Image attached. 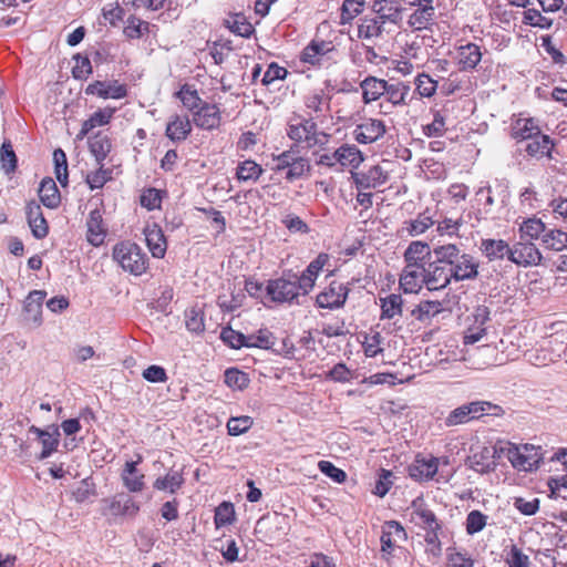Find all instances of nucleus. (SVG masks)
Wrapping results in <instances>:
<instances>
[{
	"mask_svg": "<svg viewBox=\"0 0 567 567\" xmlns=\"http://www.w3.org/2000/svg\"><path fill=\"white\" fill-rule=\"evenodd\" d=\"M433 252L442 256L452 280H473L478 276L480 262L474 256L463 252L455 244L440 245Z\"/></svg>",
	"mask_w": 567,
	"mask_h": 567,
	"instance_id": "obj_1",
	"label": "nucleus"
},
{
	"mask_svg": "<svg viewBox=\"0 0 567 567\" xmlns=\"http://www.w3.org/2000/svg\"><path fill=\"white\" fill-rule=\"evenodd\" d=\"M287 135L296 145H302L307 150L317 147L324 151L332 138L331 134L319 131L312 118L301 116L289 120Z\"/></svg>",
	"mask_w": 567,
	"mask_h": 567,
	"instance_id": "obj_2",
	"label": "nucleus"
},
{
	"mask_svg": "<svg viewBox=\"0 0 567 567\" xmlns=\"http://www.w3.org/2000/svg\"><path fill=\"white\" fill-rule=\"evenodd\" d=\"M113 260L133 276H142L148 269V257L143 249L131 240H123L113 246Z\"/></svg>",
	"mask_w": 567,
	"mask_h": 567,
	"instance_id": "obj_3",
	"label": "nucleus"
},
{
	"mask_svg": "<svg viewBox=\"0 0 567 567\" xmlns=\"http://www.w3.org/2000/svg\"><path fill=\"white\" fill-rule=\"evenodd\" d=\"M501 451L505 454L513 467L518 471L530 472L538 467L543 460L540 446L533 444H513L506 443Z\"/></svg>",
	"mask_w": 567,
	"mask_h": 567,
	"instance_id": "obj_4",
	"label": "nucleus"
},
{
	"mask_svg": "<svg viewBox=\"0 0 567 567\" xmlns=\"http://www.w3.org/2000/svg\"><path fill=\"white\" fill-rule=\"evenodd\" d=\"M363 161L364 155L357 145L346 143L333 152L321 154L317 159V164L329 168L339 165L342 168L357 169Z\"/></svg>",
	"mask_w": 567,
	"mask_h": 567,
	"instance_id": "obj_5",
	"label": "nucleus"
},
{
	"mask_svg": "<svg viewBox=\"0 0 567 567\" xmlns=\"http://www.w3.org/2000/svg\"><path fill=\"white\" fill-rule=\"evenodd\" d=\"M334 53L337 48L333 41L316 34L300 52L299 61L308 66L320 69L326 61L332 59Z\"/></svg>",
	"mask_w": 567,
	"mask_h": 567,
	"instance_id": "obj_6",
	"label": "nucleus"
},
{
	"mask_svg": "<svg viewBox=\"0 0 567 567\" xmlns=\"http://www.w3.org/2000/svg\"><path fill=\"white\" fill-rule=\"evenodd\" d=\"M408 534L403 526L396 520H389L382 525L381 530V557L385 561H390L394 555L395 549L399 547V542H404Z\"/></svg>",
	"mask_w": 567,
	"mask_h": 567,
	"instance_id": "obj_7",
	"label": "nucleus"
},
{
	"mask_svg": "<svg viewBox=\"0 0 567 567\" xmlns=\"http://www.w3.org/2000/svg\"><path fill=\"white\" fill-rule=\"evenodd\" d=\"M489 315L488 307L484 305L477 306L474 309L471 317H468L470 323L463 334V343L465 346H472L486 336L487 323L491 320Z\"/></svg>",
	"mask_w": 567,
	"mask_h": 567,
	"instance_id": "obj_8",
	"label": "nucleus"
},
{
	"mask_svg": "<svg viewBox=\"0 0 567 567\" xmlns=\"http://www.w3.org/2000/svg\"><path fill=\"white\" fill-rule=\"evenodd\" d=\"M409 4L416 7L406 21L409 28L413 31L431 30L435 18L433 0H413Z\"/></svg>",
	"mask_w": 567,
	"mask_h": 567,
	"instance_id": "obj_9",
	"label": "nucleus"
},
{
	"mask_svg": "<svg viewBox=\"0 0 567 567\" xmlns=\"http://www.w3.org/2000/svg\"><path fill=\"white\" fill-rule=\"evenodd\" d=\"M85 94L103 100H122L128 95V86L118 80H95L85 87Z\"/></svg>",
	"mask_w": 567,
	"mask_h": 567,
	"instance_id": "obj_10",
	"label": "nucleus"
},
{
	"mask_svg": "<svg viewBox=\"0 0 567 567\" xmlns=\"http://www.w3.org/2000/svg\"><path fill=\"white\" fill-rule=\"evenodd\" d=\"M349 288L343 282L333 280L322 291L317 295L316 303L319 308L334 309L344 305Z\"/></svg>",
	"mask_w": 567,
	"mask_h": 567,
	"instance_id": "obj_11",
	"label": "nucleus"
},
{
	"mask_svg": "<svg viewBox=\"0 0 567 567\" xmlns=\"http://www.w3.org/2000/svg\"><path fill=\"white\" fill-rule=\"evenodd\" d=\"M425 278V287L430 291L441 290L451 284L452 278L441 255H435V260L427 264Z\"/></svg>",
	"mask_w": 567,
	"mask_h": 567,
	"instance_id": "obj_12",
	"label": "nucleus"
},
{
	"mask_svg": "<svg viewBox=\"0 0 567 567\" xmlns=\"http://www.w3.org/2000/svg\"><path fill=\"white\" fill-rule=\"evenodd\" d=\"M509 260L517 266H536L542 261V254L533 241L520 239L511 247Z\"/></svg>",
	"mask_w": 567,
	"mask_h": 567,
	"instance_id": "obj_13",
	"label": "nucleus"
},
{
	"mask_svg": "<svg viewBox=\"0 0 567 567\" xmlns=\"http://www.w3.org/2000/svg\"><path fill=\"white\" fill-rule=\"evenodd\" d=\"M386 126L382 120L364 118L353 130V137L360 144H371L383 137Z\"/></svg>",
	"mask_w": 567,
	"mask_h": 567,
	"instance_id": "obj_14",
	"label": "nucleus"
},
{
	"mask_svg": "<svg viewBox=\"0 0 567 567\" xmlns=\"http://www.w3.org/2000/svg\"><path fill=\"white\" fill-rule=\"evenodd\" d=\"M351 177L359 190L370 189L385 184L389 179V173L382 166L373 165L367 172L351 171Z\"/></svg>",
	"mask_w": 567,
	"mask_h": 567,
	"instance_id": "obj_15",
	"label": "nucleus"
},
{
	"mask_svg": "<svg viewBox=\"0 0 567 567\" xmlns=\"http://www.w3.org/2000/svg\"><path fill=\"white\" fill-rule=\"evenodd\" d=\"M385 24L386 23L378 19L377 16H365L359 21L357 37L362 41L377 44V42L383 38Z\"/></svg>",
	"mask_w": 567,
	"mask_h": 567,
	"instance_id": "obj_16",
	"label": "nucleus"
},
{
	"mask_svg": "<svg viewBox=\"0 0 567 567\" xmlns=\"http://www.w3.org/2000/svg\"><path fill=\"white\" fill-rule=\"evenodd\" d=\"M431 247L427 243L421 240L411 241L403 254L404 266L426 269L427 264L431 262Z\"/></svg>",
	"mask_w": 567,
	"mask_h": 567,
	"instance_id": "obj_17",
	"label": "nucleus"
},
{
	"mask_svg": "<svg viewBox=\"0 0 567 567\" xmlns=\"http://www.w3.org/2000/svg\"><path fill=\"white\" fill-rule=\"evenodd\" d=\"M25 216L32 235L37 239H43L49 234V223L43 216L41 205L32 199L25 205Z\"/></svg>",
	"mask_w": 567,
	"mask_h": 567,
	"instance_id": "obj_18",
	"label": "nucleus"
},
{
	"mask_svg": "<svg viewBox=\"0 0 567 567\" xmlns=\"http://www.w3.org/2000/svg\"><path fill=\"white\" fill-rule=\"evenodd\" d=\"M416 526L429 529H442V524L439 522L435 513L427 507L423 498L417 497L412 502L411 519Z\"/></svg>",
	"mask_w": 567,
	"mask_h": 567,
	"instance_id": "obj_19",
	"label": "nucleus"
},
{
	"mask_svg": "<svg viewBox=\"0 0 567 567\" xmlns=\"http://www.w3.org/2000/svg\"><path fill=\"white\" fill-rule=\"evenodd\" d=\"M538 122L534 117L519 115L512 120L509 126V136L517 143L528 141L540 133Z\"/></svg>",
	"mask_w": 567,
	"mask_h": 567,
	"instance_id": "obj_20",
	"label": "nucleus"
},
{
	"mask_svg": "<svg viewBox=\"0 0 567 567\" xmlns=\"http://www.w3.org/2000/svg\"><path fill=\"white\" fill-rule=\"evenodd\" d=\"M456 53L458 70L464 72L475 70L483 56L481 47L472 42L457 47Z\"/></svg>",
	"mask_w": 567,
	"mask_h": 567,
	"instance_id": "obj_21",
	"label": "nucleus"
},
{
	"mask_svg": "<svg viewBox=\"0 0 567 567\" xmlns=\"http://www.w3.org/2000/svg\"><path fill=\"white\" fill-rule=\"evenodd\" d=\"M266 290L271 300L276 302H291L299 296L295 281L282 278L269 280Z\"/></svg>",
	"mask_w": 567,
	"mask_h": 567,
	"instance_id": "obj_22",
	"label": "nucleus"
},
{
	"mask_svg": "<svg viewBox=\"0 0 567 567\" xmlns=\"http://www.w3.org/2000/svg\"><path fill=\"white\" fill-rule=\"evenodd\" d=\"M192 133V122L186 115L174 114L169 116L166 127L165 136L174 142L179 143L188 138Z\"/></svg>",
	"mask_w": 567,
	"mask_h": 567,
	"instance_id": "obj_23",
	"label": "nucleus"
},
{
	"mask_svg": "<svg viewBox=\"0 0 567 567\" xmlns=\"http://www.w3.org/2000/svg\"><path fill=\"white\" fill-rule=\"evenodd\" d=\"M439 471V458L431 456L430 458L415 457L409 466V475L417 482H427L432 480Z\"/></svg>",
	"mask_w": 567,
	"mask_h": 567,
	"instance_id": "obj_24",
	"label": "nucleus"
},
{
	"mask_svg": "<svg viewBox=\"0 0 567 567\" xmlns=\"http://www.w3.org/2000/svg\"><path fill=\"white\" fill-rule=\"evenodd\" d=\"M145 241L154 258H164L167 250V240L163 229L156 223L144 228Z\"/></svg>",
	"mask_w": 567,
	"mask_h": 567,
	"instance_id": "obj_25",
	"label": "nucleus"
},
{
	"mask_svg": "<svg viewBox=\"0 0 567 567\" xmlns=\"http://www.w3.org/2000/svg\"><path fill=\"white\" fill-rule=\"evenodd\" d=\"M29 432L37 435L42 446L41 453L39 455L40 460L48 458L51 456L58 449L60 443V432L58 426L52 425V431L42 430L35 425H31L29 427Z\"/></svg>",
	"mask_w": 567,
	"mask_h": 567,
	"instance_id": "obj_26",
	"label": "nucleus"
},
{
	"mask_svg": "<svg viewBox=\"0 0 567 567\" xmlns=\"http://www.w3.org/2000/svg\"><path fill=\"white\" fill-rule=\"evenodd\" d=\"M143 462V456L137 454L136 461L125 463L121 477L124 486L132 493H140L145 487V475L138 473L137 465Z\"/></svg>",
	"mask_w": 567,
	"mask_h": 567,
	"instance_id": "obj_27",
	"label": "nucleus"
},
{
	"mask_svg": "<svg viewBox=\"0 0 567 567\" xmlns=\"http://www.w3.org/2000/svg\"><path fill=\"white\" fill-rule=\"evenodd\" d=\"M435 225L434 215L430 208L419 213L415 218L404 220L401 233L410 237L423 235L426 230Z\"/></svg>",
	"mask_w": 567,
	"mask_h": 567,
	"instance_id": "obj_28",
	"label": "nucleus"
},
{
	"mask_svg": "<svg viewBox=\"0 0 567 567\" xmlns=\"http://www.w3.org/2000/svg\"><path fill=\"white\" fill-rule=\"evenodd\" d=\"M192 116L193 123L203 130H214L220 125V112L216 104L205 103Z\"/></svg>",
	"mask_w": 567,
	"mask_h": 567,
	"instance_id": "obj_29",
	"label": "nucleus"
},
{
	"mask_svg": "<svg viewBox=\"0 0 567 567\" xmlns=\"http://www.w3.org/2000/svg\"><path fill=\"white\" fill-rule=\"evenodd\" d=\"M425 269L404 266L399 285L404 293H417L425 286Z\"/></svg>",
	"mask_w": 567,
	"mask_h": 567,
	"instance_id": "obj_30",
	"label": "nucleus"
},
{
	"mask_svg": "<svg viewBox=\"0 0 567 567\" xmlns=\"http://www.w3.org/2000/svg\"><path fill=\"white\" fill-rule=\"evenodd\" d=\"M86 239L95 247L101 246L106 237V228L103 223V216L100 209H93L90 212L86 220Z\"/></svg>",
	"mask_w": 567,
	"mask_h": 567,
	"instance_id": "obj_31",
	"label": "nucleus"
},
{
	"mask_svg": "<svg viewBox=\"0 0 567 567\" xmlns=\"http://www.w3.org/2000/svg\"><path fill=\"white\" fill-rule=\"evenodd\" d=\"M410 92L411 86L409 83L402 81L390 83L388 81L383 96L393 107H403L410 103Z\"/></svg>",
	"mask_w": 567,
	"mask_h": 567,
	"instance_id": "obj_32",
	"label": "nucleus"
},
{
	"mask_svg": "<svg viewBox=\"0 0 567 567\" xmlns=\"http://www.w3.org/2000/svg\"><path fill=\"white\" fill-rule=\"evenodd\" d=\"M554 146L555 144L553 140L548 135L540 132L538 135L527 141L525 152L532 158H550Z\"/></svg>",
	"mask_w": 567,
	"mask_h": 567,
	"instance_id": "obj_33",
	"label": "nucleus"
},
{
	"mask_svg": "<svg viewBox=\"0 0 567 567\" xmlns=\"http://www.w3.org/2000/svg\"><path fill=\"white\" fill-rule=\"evenodd\" d=\"M480 250L488 261L509 259V245L503 239L484 238L480 243Z\"/></svg>",
	"mask_w": 567,
	"mask_h": 567,
	"instance_id": "obj_34",
	"label": "nucleus"
},
{
	"mask_svg": "<svg viewBox=\"0 0 567 567\" xmlns=\"http://www.w3.org/2000/svg\"><path fill=\"white\" fill-rule=\"evenodd\" d=\"M388 81L379 79L377 76H367L360 82V89L362 91V101L364 104H370L378 101L384 95L385 86Z\"/></svg>",
	"mask_w": 567,
	"mask_h": 567,
	"instance_id": "obj_35",
	"label": "nucleus"
},
{
	"mask_svg": "<svg viewBox=\"0 0 567 567\" xmlns=\"http://www.w3.org/2000/svg\"><path fill=\"white\" fill-rule=\"evenodd\" d=\"M371 10L385 23H396L402 12L398 0H374Z\"/></svg>",
	"mask_w": 567,
	"mask_h": 567,
	"instance_id": "obj_36",
	"label": "nucleus"
},
{
	"mask_svg": "<svg viewBox=\"0 0 567 567\" xmlns=\"http://www.w3.org/2000/svg\"><path fill=\"white\" fill-rule=\"evenodd\" d=\"M116 109L104 107L95 111L87 120L82 123L81 130L78 134V138H84L93 128L97 126H104L110 123Z\"/></svg>",
	"mask_w": 567,
	"mask_h": 567,
	"instance_id": "obj_37",
	"label": "nucleus"
},
{
	"mask_svg": "<svg viewBox=\"0 0 567 567\" xmlns=\"http://www.w3.org/2000/svg\"><path fill=\"white\" fill-rule=\"evenodd\" d=\"M470 467L477 473L485 474L495 470L494 451L489 447H482L468 457Z\"/></svg>",
	"mask_w": 567,
	"mask_h": 567,
	"instance_id": "obj_38",
	"label": "nucleus"
},
{
	"mask_svg": "<svg viewBox=\"0 0 567 567\" xmlns=\"http://www.w3.org/2000/svg\"><path fill=\"white\" fill-rule=\"evenodd\" d=\"M38 194L41 203L49 209H55L61 204L60 190L51 177L41 181Z\"/></svg>",
	"mask_w": 567,
	"mask_h": 567,
	"instance_id": "obj_39",
	"label": "nucleus"
},
{
	"mask_svg": "<svg viewBox=\"0 0 567 567\" xmlns=\"http://www.w3.org/2000/svg\"><path fill=\"white\" fill-rule=\"evenodd\" d=\"M379 306L381 309L380 319L392 320L402 316L403 298L399 293H390L379 298Z\"/></svg>",
	"mask_w": 567,
	"mask_h": 567,
	"instance_id": "obj_40",
	"label": "nucleus"
},
{
	"mask_svg": "<svg viewBox=\"0 0 567 567\" xmlns=\"http://www.w3.org/2000/svg\"><path fill=\"white\" fill-rule=\"evenodd\" d=\"M47 297L44 290H32L24 300L23 311L29 320L41 322L42 305Z\"/></svg>",
	"mask_w": 567,
	"mask_h": 567,
	"instance_id": "obj_41",
	"label": "nucleus"
},
{
	"mask_svg": "<svg viewBox=\"0 0 567 567\" xmlns=\"http://www.w3.org/2000/svg\"><path fill=\"white\" fill-rule=\"evenodd\" d=\"M140 512V505L128 496L113 497L109 504L110 515L135 517Z\"/></svg>",
	"mask_w": 567,
	"mask_h": 567,
	"instance_id": "obj_42",
	"label": "nucleus"
},
{
	"mask_svg": "<svg viewBox=\"0 0 567 567\" xmlns=\"http://www.w3.org/2000/svg\"><path fill=\"white\" fill-rule=\"evenodd\" d=\"M89 148L97 164L104 162L112 150V142L109 135L99 132L89 140Z\"/></svg>",
	"mask_w": 567,
	"mask_h": 567,
	"instance_id": "obj_43",
	"label": "nucleus"
},
{
	"mask_svg": "<svg viewBox=\"0 0 567 567\" xmlns=\"http://www.w3.org/2000/svg\"><path fill=\"white\" fill-rule=\"evenodd\" d=\"M443 311L441 301L437 300H424L415 306L411 311V316L420 322L430 321L435 316Z\"/></svg>",
	"mask_w": 567,
	"mask_h": 567,
	"instance_id": "obj_44",
	"label": "nucleus"
},
{
	"mask_svg": "<svg viewBox=\"0 0 567 567\" xmlns=\"http://www.w3.org/2000/svg\"><path fill=\"white\" fill-rule=\"evenodd\" d=\"M150 22L131 14L125 21L123 34L127 40H137L150 33Z\"/></svg>",
	"mask_w": 567,
	"mask_h": 567,
	"instance_id": "obj_45",
	"label": "nucleus"
},
{
	"mask_svg": "<svg viewBox=\"0 0 567 567\" xmlns=\"http://www.w3.org/2000/svg\"><path fill=\"white\" fill-rule=\"evenodd\" d=\"M175 96L192 114H194L198 107L206 103L200 99L197 90L189 84H183L181 89L175 93Z\"/></svg>",
	"mask_w": 567,
	"mask_h": 567,
	"instance_id": "obj_46",
	"label": "nucleus"
},
{
	"mask_svg": "<svg viewBox=\"0 0 567 567\" xmlns=\"http://www.w3.org/2000/svg\"><path fill=\"white\" fill-rule=\"evenodd\" d=\"M185 324L188 331L203 333L205 331V312L203 307L193 306L185 310Z\"/></svg>",
	"mask_w": 567,
	"mask_h": 567,
	"instance_id": "obj_47",
	"label": "nucleus"
},
{
	"mask_svg": "<svg viewBox=\"0 0 567 567\" xmlns=\"http://www.w3.org/2000/svg\"><path fill=\"white\" fill-rule=\"evenodd\" d=\"M184 484V477L181 472L171 471L163 477H157L153 484V487L157 491H168L169 493H176Z\"/></svg>",
	"mask_w": 567,
	"mask_h": 567,
	"instance_id": "obj_48",
	"label": "nucleus"
},
{
	"mask_svg": "<svg viewBox=\"0 0 567 567\" xmlns=\"http://www.w3.org/2000/svg\"><path fill=\"white\" fill-rule=\"evenodd\" d=\"M546 231V226L539 218H528L519 226L520 239L535 240L542 239Z\"/></svg>",
	"mask_w": 567,
	"mask_h": 567,
	"instance_id": "obj_49",
	"label": "nucleus"
},
{
	"mask_svg": "<svg viewBox=\"0 0 567 567\" xmlns=\"http://www.w3.org/2000/svg\"><path fill=\"white\" fill-rule=\"evenodd\" d=\"M542 245L544 248L561 251L567 248V231L560 229H546L542 237Z\"/></svg>",
	"mask_w": 567,
	"mask_h": 567,
	"instance_id": "obj_50",
	"label": "nucleus"
},
{
	"mask_svg": "<svg viewBox=\"0 0 567 567\" xmlns=\"http://www.w3.org/2000/svg\"><path fill=\"white\" fill-rule=\"evenodd\" d=\"M364 7L365 0H344L340 9V24L346 25L351 23L363 12Z\"/></svg>",
	"mask_w": 567,
	"mask_h": 567,
	"instance_id": "obj_51",
	"label": "nucleus"
},
{
	"mask_svg": "<svg viewBox=\"0 0 567 567\" xmlns=\"http://www.w3.org/2000/svg\"><path fill=\"white\" fill-rule=\"evenodd\" d=\"M329 101L330 99L324 94L323 90H315L306 95L305 106L311 113L319 115L329 109Z\"/></svg>",
	"mask_w": 567,
	"mask_h": 567,
	"instance_id": "obj_52",
	"label": "nucleus"
},
{
	"mask_svg": "<svg viewBox=\"0 0 567 567\" xmlns=\"http://www.w3.org/2000/svg\"><path fill=\"white\" fill-rule=\"evenodd\" d=\"M415 93L421 97H432L437 90V81L427 73H420L414 79Z\"/></svg>",
	"mask_w": 567,
	"mask_h": 567,
	"instance_id": "obj_53",
	"label": "nucleus"
},
{
	"mask_svg": "<svg viewBox=\"0 0 567 567\" xmlns=\"http://www.w3.org/2000/svg\"><path fill=\"white\" fill-rule=\"evenodd\" d=\"M54 173L58 182L62 187L68 186L69 172H68V158L63 150L56 148L53 152Z\"/></svg>",
	"mask_w": 567,
	"mask_h": 567,
	"instance_id": "obj_54",
	"label": "nucleus"
},
{
	"mask_svg": "<svg viewBox=\"0 0 567 567\" xmlns=\"http://www.w3.org/2000/svg\"><path fill=\"white\" fill-rule=\"evenodd\" d=\"M97 494L96 485L91 478L82 480L72 491V497L76 503H85Z\"/></svg>",
	"mask_w": 567,
	"mask_h": 567,
	"instance_id": "obj_55",
	"label": "nucleus"
},
{
	"mask_svg": "<svg viewBox=\"0 0 567 567\" xmlns=\"http://www.w3.org/2000/svg\"><path fill=\"white\" fill-rule=\"evenodd\" d=\"M235 520V508L230 502H223L215 509L214 523L216 528L228 526Z\"/></svg>",
	"mask_w": 567,
	"mask_h": 567,
	"instance_id": "obj_56",
	"label": "nucleus"
},
{
	"mask_svg": "<svg viewBox=\"0 0 567 567\" xmlns=\"http://www.w3.org/2000/svg\"><path fill=\"white\" fill-rule=\"evenodd\" d=\"M449 567H474L475 560L466 550L449 548L446 554Z\"/></svg>",
	"mask_w": 567,
	"mask_h": 567,
	"instance_id": "obj_57",
	"label": "nucleus"
},
{
	"mask_svg": "<svg viewBox=\"0 0 567 567\" xmlns=\"http://www.w3.org/2000/svg\"><path fill=\"white\" fill-rule=\"evenodd\" d=\"M99 168L86 175L85 182L91 190L102 188L111 178L112 171L104 168L103 163L97 164Z\"/></svg>",
	"mask_w": 567,
	"mask_h": 567,
	"instance_id": "obj_58",
	"label": "nucleus"
},
{
	"mask_svg": "<svg viewBox=\"0 0 567 567\" xmlns=\"http://www.w3.org/2000/svg\"><path fill=\"white\" fill-rule=\"evenodd\" d=\"M225 25L235 35L248 38V20L244 13L229 14L228 18L225 19Z\"/></svg>",
	"mask_w": 567,
	"mask_h": 567,
	"instance_id": "obj_59",
	"label": "nucleus"
},
{
	"mask_svg": "<svg viewBox=\"0 0 567 567\" xmlns=\"http://www.w3.org/2000/svg\"><path fill=\"white\" fill-rule=\"evenodd\" d=\"M164 194L165 192L153 187L144 189L140 197L141 206L148 210L161 208Z\"/></svg>",
	"mask_w": 567,
	"mask_h": 567,
	"instance_id": "obj_60",
	"label": "nucleus"
},
{
	"mask_svg": "<svg viewBox=\"0 0 567 567\" xmlns=\"http://www.w3.org/2000/svg\"><path fill=\"white\" fill-rule=\"evenodd\" d=\"M382 336L380 332L374 331L364 336L362 348L365 357L374 358L383 352Z\"/></svg>",
	"mask_w": 567,
	"mask_h": 567,
	"instance_id": "obj_61",
	"label": "nucleus"
},
{
	"mask_svg": "<svg viewBox=\"0 0 567 567\" xmlns=\"http://www.w3.org/2000/svg\"><path fill=\"white\" fill-rule=\"evenodd\" d=\"M487 524V516L478 509L471 511L466 516L465 529L468 535L482 532Z\"/></svg>",
	"mask_w": 567,
	"mask_h": 567,
	"instance_id": "obj_62",
	"label": "nucleus"
},
{
	"mask_svg": "<svg viewBox=\"0 0 567 567\" xmlns=\"http://www.w3.org/2000/svg\"><path fill=\"white\" fill-rule=\"evenodd\" d=\"M505 563L508 567H530V559L528 555L515 544L511 545L506 556Z\"/></svg>",
	"mask_w": 567,
	"mask_h": 567,
	"instance_id": "obj_63",
	"label": "nucleus"
},
{
	"mask_svg": "<svg viewBox=\"0 0 567 567\" xmlns=\"http://www.w3.org/2000/svg\"><path fill=\"white\" fill-rule=\"evenodd\" d=\"M446 132L445 117L441 111H435L431 123L423 126V133L427 137H440Z\"/></svg>",
	"mask_w": 567,
	"mask_h": 567,
	"instance_id": "obj_64",
	"label": "nucleus"
}]
</instances>
